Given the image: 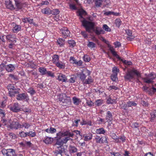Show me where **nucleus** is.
Here are the masks:
<instances>
[{
	"instance_id": "c756f323",
	"label": "nucleus",
	"mask_w": 156,
	"mask_h": 156,
	"mask_svg": "<svg viewBox=\"0 0 156 156\" xmlns=\"http://www.w3.org/2000/svg\"><path fill=\"white\" fill-rule=\"evenodd\" d=\"M51 11L49 8H46L42 10V12L44 14H50Z\"/></svg>"
},
{
	"instance_id": "20e7f679",
	"label": "nucleus",
	"mask_w": 156,
	"mask_h": 156,
	"mask_svg": "<svg viewBox=\"0 0 156 156\" xmlns=\"http://www.w3.org/2000/svg\"><path fill=\"white\" fill-rule=\"evenodd\" d=\"M145 75L146 76V77L144 78V82L147 83H151L153 82L152 80L156 78V74L153 72L147 75L146 74Z\"/></svg>"
},
{
	"instance_id": "7c9ffc66",
	"label": "nucleus",
	"mask_w": 156,
	"mask_h": 156,
	"mask_svg": "<svg viewBox=\"0 0 156 156\" xmlns=\"http://www.w3.org/2000/svg\"><path fill=\"white\" fill-rule=\"evenodd\" d=\"M39 70L42 75H44L46 74L47 71L46 68L40 67L39 69Z\"/></svg>"
},
{
	"instance_id": "6ab92c4d",
	"label": "nucleus",
	"mask_w": 156,
	"mask_h": 156,
	"mask_svg": "<svg viewBox=\"0 0 156 156\" xmlns=\"http://www.w3.org/2000/svg\"><path fill=\"white\" fill-rule=\"evenodd\" d=\"M150 121L151 122H156V110H154L151 112Z\"/></svg>"
},
{
	"instance_id": "13d9d810",
	"label": "nucleus",
	"mask_w": 156,
	"mask_h": 156,
	"mask_svg": "<svg viewBox=\"0 0 156 156\" xmlns=\"http://www.w3.org/2000/svg\"><path fill=\"white\" fill-rule=\"evenodd\" d=\"M125 64L127 65H130L132 64V62H131L128 61L126 60H124L122 59L120 60Z\"/></svg>"
},
{
	"instance_id": "4be33fe9",
	"label": "nucleus",
	"mask_w": 156,
	"mask_h": 156,
	"mask_svg": "<svg viewBox=\"0 0 156 156\" xmlns=\"http://www.w3.org/2000/svg\"><path fill=\"white\" fill-rule=\"evenodd\" d=\"M30 126L31 125L30 123L26 122H24L22 124H20V128H24L25 129H28Z\"/></svg>"
},
{
	"instance_id": "0e129e2a",
	"label": "nucleus",
	"mask_w": 156,
	"mask_h": 156,
	"mask_svg": "<svg viewBox=\"0 0 156 156\" xmlns=\"http://www.w3.org/2000/svg\"><path fill=\"white\" fill-rule=\"evenodd\" d=\"M69 139L70 138L69 137H66L62 139V140L63 143L66 144Z\"/></svg>"
},
{
	"instance_id": "0eeeda50",
	"label": "nucleus",
	"mask_w": 156,
	"mask_h": 156,
	"mask_svg": "<svg viewBox=\"0 0 156 156\" xmlns=\"http://www.w3.org/2000/svg\"><path fill=\"white\" fill-rule=\"evenodd\" d=\"M20 124L17 121L16 119H13V121L11 122L9 125V127L11 129H17L20 128Z\"/></svg>"
},
{
	"instance_id": "338daca9",
	"label": "nucleus",
	"mask_w": 156,
	"mask_h": 156,
	"mask_svg": "<svg viewBox=\"0 0 156 156\" xmlns=\"http://www.w3.org/2000/svg\"><path fill=\"white\" fill-rule=\"evenodd\" d=\"M5 65L4 63H2L0 65V72H2L3 69L5 68Z\"/></svg>"
},
{
	"instance_id": "5701e85b",
	"label": "nucleus",
	"mask_w": 156,
	"mask_h": 156,
	"mask_svg": "<svg viewBox=\"0 0 156 156\" xmlns=\"http://www.w3.org/2000/svg\"><path fill=\"white\" fill-rule=\"evenodd\" d=\"M16 7L18 9H21L22 7V3L19 0H14Z\"/></svg>"
},
{
	"instance_id": "dca6fc26",
	"label": "nucleus",
	"mask_w": 156,
	"mask_h": 156,
	"mask_svg": "<svg viewBox=\"0 0 156 156\" xmlns=\"http://www.w3.org/2000/svg\"><path fill=\"white\" fill-rule=\"evenodd\" d=\"M143 89L144 91L147 92L150 95H153V86L152 88H149L146 86H143Z\"/></svg>"
},
{
	"instance_id": "c03bdc74",
	"label": "nucleus",
	"mask_w": 156,
	"mask_h": 156,
	"mask_svg": "<svg viewBox=\"0 0 156 156\" xmlns=\"http://www.w3.org/2000/svg\"><path fill=\"white\" fill-rule=\"evenodd\" d=\"M73 102L76 105H78L79 104V99L75 97H73Z\"/></svg>"
},
{
	"instance_id": "e433bc0d",
	"label": "nucleus",
	"mask_w": 156,
	"mask_h": 156,
	"mask_svg": "<svg viewBox=\"0 0 156 156\" xmlns=\"http://www.w3.org/2000/svg\"><path fill=\"white\" fill-rule=\"evenodd\" d=\"M57 42L60 46H62L65 44V40L62 39H59L57 40Z\"/></svg>"
},
{
	"instance_id": "603ef678",
	"label": "nucleus",
	"mask_w": 156,
	"mask_h": 156,
	"mask_svg": "<svg viewBox=\"0 0 156 156\" xmlns=\"http://www.w3.org/2000/svg\"><path fill=\"white\" fill-rule=\"evenodd\" d=\"M19 136L21 137H25L28 135V132L24 133V132H21L19 133Z\"/></svg>"
},
{
	"instance_id": "72a5a7b5",
	"label": "nucleus",
	"mask_w": 156,
	"mask_h": 156,
	"mask_svg": "<svg viewBox=\"0 0 156 156\" xmlns=\"http://www.w3.org/2000/svg\"><path fill=\"white\" fill-rule=\"evenodd\" d=\"M59 59V56L58 55H54L53 57L52 62L53 63L58 62Z\"/></svg>"
},
{
	"instance_id": "f03ea898",
	"label": "nucleus",
	"mask_w": 156,
	"mask_h": 156,
	"mask_svg": "<svg viewBox=\"0 0 156 156\" xmlns=\"http://www.w3.org/2000/svg\"><path fill=\"white\" fill-rule=\"evenodd\" d=\"M134 74L136 75L138 78L141 76L140 74L136 70L133 69L128 70L124 76L125 80L126 81H131L134 78Z\"/></svg>"
},
{
	"instance_id": "69168bd1",
	"label": "nucleus",
	"mask_w": 156,
	"mask_h": 156,
	"mask_svg": "<svg viewBox=\"0 0 156 156\" xmlns=\"http://www.w3.org/2000/svg\"><path fill=\"white\" fill-rule=\"evenodd\" d=\"M30 24H33L34 26H36L37 24H35L33 22V19H30V18H28V22Z\"/></svg>"
},
{
	"instance_id": "8fccbe9b",
	"label": "nucleus",
	"mask_w": 156,
	"mask_h": 156,
	"mask_svg": "<svg viewBox=\"0 0 156 156\" xmlns=\"http://www.w3.org/2000/svg\"><path fill=\"white\" fill-rule=\"evenodd\" d=\"M95 92L97 93L98 94V93L100 94L103 93L104 91V90L103 88L102 87H101L99 89H95Z\"/></svg>"
},
{
	"instance_id": "a19ab883",
	"label": "nucleus",
	"mask_w": 156,
	"mask_h": 156,
	"mask_svg": "<svg viewBox=\"0 0 156 156\" xmlns=\"http://www.w3.org/2000/svg\"><path fill=\"white\" fill-rule=\"evenodd\" d=\"M112 137L115 140V141L116 142H119V140L118 138L116 135L114 133H112L111 134V135Z\"/></svg>"
},
{
	"instance_id": "6e6552de",
	"label": "nucleus",
	"mask_w": 156,
	"mask_h": 156,
	"mask_svg": "<svg viewBox=\"0 0 156 156\" xmlns=\"http://www.w3.org/2000/svg\"><path fill=\"white\" fill-rule=\"evenodd\" d=\"M95 139L97 143L102 144L104 143H108L107 139L105 137H101L100 138L98 136H96Z\"/></svg>"
},
{
	"instance_id": "5fc2aeb1",
	"label": "nucleus",
	"mask_w": 156,
	"mask_h": 156,
	"mask_svg": "<svg viewBox=\"0 0 156 156\" xmlns=\"http://www.w3.org/2000/svg\"><path fill=\"white\" fill-rule=\"evenodd\" d=\"M84 61L85 62H89L90 60V57L87 55H85L83 57Z\"/></svg>"
},
{
	"instance_id": "c85d7f7f",
	"label": "nucleus",
	"mask_w": 156,
	"mask_h": 156,
	"mask_svg": "<svg viewBox=\"0 0 156 156\" xmlns=\"http://www.w3.org/2000/svg\"><path fill=\"white\" fill-rule=\"evenodd\" d=\"M60 138V137H59V139L57 140L55 145H59L60 146L59 147H63V145L64 144L63 143L62 139H61Z\"/></svg>"
},
{
	"instance_id": "2eb2a0df",
	"label": "nucleus",
	"mask_w": 156,
	"mask_h": 156,
	"mask_svg": "<svg viewBox=\"0 0 156 156\" xmlns=\"http://www.w3.org/2000/svg\"><path fill=\"white\" fill-rule=\"evenodd\" d=\"M57 136H58L60 135L65 136H69V137H73L74 134L73 133H70L69 131H66L64 133H62L60 132L57 134Z\"/></svg>"
},
{
	"instance_id": "7ed1b4c3",
	"label": "nucleus",
	"mask_w": 156,
	"mask_h": 156,
	"mask_svg": "<svg viewBox=\"0 0 156 156\" xmlns=\"http://www.w3.org/2000/svg\"><path fill=\"white\" fill-rule=\"evenodd\" d=\"M7 87L9 90V94L11 97H14L15 94L19 93L20 89L16 88L13 84H9L7 86Z\"/></svg>"
},
{
	"instance_id": "bb28decb",
	"label": "nucleus",
	"mask_w": 156,
	"mask_h": 156,
	"mask_svg": "<svg viewBox=\"0 0 156 156\" xmlns=\"http://www.w3.org/2000/svg\"><path fill=\"white\" fill-rule=\"evenodd\" d=\"M7 150L9 156H13L15 154V151L14 149H9Z\"/></svg>"
},
{
	"instance_id": "f257e3e1",
	"label": "nucleus",
	"mask_w": 156,
	"mask_h": 156,
	"mask_svg": "<svg viewBox=\"0 0 156 156\" xmlns=\"http://www.w3.org/2000/svg\"><path fill=\"white\" fill-rule=\"evenodd\" d=\"M86 14V12L83 10H82L79 12L80 19L82 23V26L85 28L86 31L90 33L91 32V30L94 28L95 24L93 22L86 20L85 18L83 17V15H85Z\"/></svg>"
},
{
	"instance_id": "bf43d9fd",
	"label": "nucleus",
	"mask_w": 156,
	"mask_h": 156,
	"mask_svg": "<svg viewBox=\"0 0 156 156\" xmlns=\"http://www.w3.org/2000/svg\"><path fill=\"white\" fill-rule=\"evenodd\" d=\"M6 38L7 40L12 41L13 40L12 36L11 35H9L6 36Z\"/></svg>"
},
{
	"instance_id": "58836bf2",
	"label": "nucleus",
	"mask_w": 156,
	"mask_h": 156,
	"mask_svg": "<svg viewBox=\"0 0 156 156\" xmlns=\"http://www.w3.org/2000/svg\"><path fill=\"white\" fill-rule=\"evenodd\" d=\"M122 21L119 19H117L115 20V24L118 27H119L121 24Z\"/></svg>"
},
{
	"instance_id": "3c124183",
	"label": "nucleus",
	"mask_w": 156,
	"mask_h": 156,
	"mask_svg": "<svg viewBox=\"0 0 156 156\" xmlns=\"http://www.w3.org/2000/svg\"><path fill=\"white\" fill-rule=\"evenodd\" d=\"M59 12H60L58 9H54L51 11V13L54 15H57L58 14Z\"/></svg>"
},
{
	"instance_id": "f3484780",
	"label": "nucleus",
	"mask_w": 156,
	"mask_h": 156,
	"mask_svg": "<svg viewBox=\"0 0 156 156\" xmlns=\"http://www.w3.org/2000/svg\"><path fill=\"white\" fill-rule=\"evenodd\" d=\"M126 33L128 35V37H127L128 40L130 41H132L135 37L132 35V33L131 30H126Z\"/></svg>"
},
{
	"instance_id": "680f3d73",
	"label": "nucleus",
	"mask_w": 156,
	"mask_h": 156,
	"mask_svg": "<svg viewBox=\"0 0 156 156\" xmlns=\"http://www.w3.org/2000/svg\"><path fill=\"white\" fill-rule=\"evenodd\" d=\"M76 78V76L74 75H73L70 79H69V81L71 83H73L75 81V80Z\"/></svg>"
},
{
	"instance_id": "e2e57ef3",
	"label": "nucleus",
	"mask_w": 156,
	"mask_h": 156,
	"mask_svg": "<svg viewBox=\"0 0 156 156\" xmlns=\"http://www.w3.org/2000/svg\"><path fill=\"white\" fill-rule=\"evenodd\" d=\"M36 133L34 132H33L32 131H30L29 133L28 132L27 136H30L32 137H34L35 136Z\"/></svg>"
},
{
	"instance_id": "9b49d317",
	"label": "nucleus",
	"mask_w": 156,
	"mask_h": 156,
	"mask_svg": "<svg viewBox=\"0 0 156 156\" xmlns=\"http://www.w3.org/2000/svg\"><path fill=\"white\" fill-rule=\"evenodd\" d=\"M85 73L83 72L79 73L77 74V76L79 77L80 79L83 82V83L85 81V80L87 77V74H86V70L84 71Z\"/></svg>"
},
{
	"instance_id": "39448f33",
	"label": "nucleus",
	"mask_w": 156,
	"mask_h": 156,
	"mask_svg": "<svg viewBox=\"0 0 156 156\" xmlns=\"http://www.w3.org/2000/svg\"><path fill=\"white\" fill-rule=\"evenodd\" d=\"M86 74H87V77L85 80V81L83 83L84 84H90L93 82V80L92 78L90 76V72L88 70H86Z\"/></svg>"
},
{
	"instance_id": "1a4fd4ad",
	"label": "nucleus",
	"mask_w": 156,
	"mask_h": 156,
	"mask_svg": "<svg viewBox=\"0 0 156 156\" xmlns=\"http://www.w3.org/2000/svg\"><path fill=\"white\" fill-rule=\"evenodd\" d=\"M10 110L13 112H17L21 111V108L18 103H15L10 107Z\"/></svg>"
},
{
	"instance_id": "79ce46f5",
	"label": "nucleus",
	"mask_w": 156,
	"mask_h": 156,
	"mask_svg": "<svg viewBox=\"0 0 156 156\" xmlns=\"http://www.w3.org/2000/svg\"><path fill=\"white\" fill-rule=\"evenodd\" d=\"M103 100L101 99H99L96 100L95 102V104L97 106L101 105L103 103Z\"/></svg>"
},
{
	"instance_id": "09e8293b",
	"label": "nucleus",
	"mask_w": 156,
	"mask_h": 156,
	"mask_svg": "<svg viewBox=\"0 0 156 156\" xmlns=\"http://www.w3.org/2000/svg\"><path fill=\"white\" fill-rule=\"evenodd\" d=\"M111 52L112 53V54L117 58H118L119 60L121 59V58L117 54L116 52L114 50L113 51L111 50Z\"/></svg>"
},
{
	"instance_id": "4d7b16f0",
	"label": "nucleus",
	"mask_w": 156,
	"mask_h": 156,
	"mask_svg": "<svg viewBox=\"0 0 156 156\" xmlns=\"http://www.w3.org/2000/svg\"><path fill=\"white\" fill-rule=\"evenodd\" d=\"M103 28L105 30L107 31H110L111 29L106 24H104L103 25Z\"/></svg>"
},
{
	"instance_id": "b1692460",
	"label": "nucleus",
	"mask_w": 156,
	"mask_h": 156,
	"mask_svg": "<svg viewBox=\"0 0 156 156\" xmlns=\"http://www.w3.org/2000/svg\"><path fill=\"white\" fill-rule=\"evenodd\" d=\"M58 101L62 102L64 101L63 100H64L66 97V95L65 94H59L58 95Z\"/></svg>"
},
{
	"instance_id": "052dcab7",
	"label": "nucleus",
	"mask_w": 156,
	"mask_h": 156,
	"mask_svg": "<svg viewBox=\"0 0 156 156\" xmlns=\"http://www.w3.org/2000/svg\"><path fill=\"white\" fill-rule=\"evenodd\" d=\"M56 65L57 67L60 68H64V65L62 62L61 63L59 62H57L56 63Z\"/></svg>"
},
{
	"instance_id": "2f4dec72",
	"label": "nucleus",
	"mask_w": 156,
	"mask_h": 156,
	"mask_svg": "<svg viewBox=\"0 0 156 156\" xmlns=\"http://www.w3.org/2000/svg\"><path fill=\"white\" fill-rule=\"evenodd\" d=\"M21 29V26L19 25H16L13 28V30L14 32H17L20 30Z\"/></svg>"
},
{
	"instance_id": "de8ad7c7",
	"label": "nucleus",
	"mask_w": 156,
	"mask_h": 156,
	"mask_svg": "<svg viewBox=\"0 0 156 156\" xmlns=\"http://www.w3.org/2000/svg\"><path fill=\"white\" fill-rule=\"evenodd\" d=\"M95 44L92 42L89 41L87 46L90 48H94L95 46Z\"/></svg>"
},
{
	"instance_id": "c9c22d12",
	"label": "nucleus",
	"mask_w": 156,
	"mask_h": 156,
	"mask_svg": "<svg viewBox=\"0 0 156 156\" xmlns=\"http://www.w3.org/2000/svg\"><path fill=\"white\" fill-rule=\"evenodd\" d=\"M69 46L71 48L73 47L75 45L76 43L75 41L73 40H70L68 41Z\"/></svg>"
},
{
	"instance_id": "4468645a",
	"label": "nucleus",
	"mask_w": 156,
	"mask_h": 156,
	"mask_svg": "<svg viewBox=\"0 0 156 156\" xmlns=\"http://www.w3.org/2000/svg\"><path fill=\"white\" fill-rule=\"evenodd\" d=\"M63 101L62 102L63 103V105L66 106L68 105H71V99L70 97L67 96L63 100Z\"/></svg>"
},
{
	"instance_id": "49530a36",
	"label": "nucleus",
	"mask_w": 156,
	"mask_h": 156,
	"mask_svg": "<svg viewBox=\"0 0 156 156\" xmlns=\"http://www.w3.org/2000/svg\"><path fill=\"white\" fill-rule=\"evenodd\" d=\"M115 101V100L112 99L111 98H109L107 100V102L108 104H112Z\"/></svg>"
},
{
	"instance_id": "f704fd0d",
	"label": "nucleus",
	"mask_w": 156,
	"mask_h": 156,
	"mask_svg": "<svg viewBox=\"0 0 156 156\" xmlns=\"http://www.w3.org/2000/svg\"><path fill=\"white\" fill-rule=\"evenodd\" d=\"M92 134H90L88 135H87L85 136H84L85 137L84 140L85 141H89L91 140L92 138Z\"/></svg>"
},
{
	"instance_id": "4c0bfd02",
	"label": "nucleus",
	"mask_w": 156,
	"mask_h": 156,
	"mask_svg": "<svg viewBox=\"0 0 156 156\" xmlns=\"http://www.w3.org/2000/svg\"><path fill=\"white\" fill-rule=\"evenodd\" d=\"M128 107H130L132 106H136V104L133 101H129L127 102Z\"/></svg>"
},
{
	"instance_id": "9d476101",
	"label": "nucleus",
	"mask_w": 156,
	"mask_h": 156,
	"mask_svg": "<svg viewBox=\"0 0 156 156\" xmlns=\"http://www.w3.org/2000/svg\"><path fill=\"white\" fill-rule=\"evenodd\" d=\"M16 99L19 100H26L27 101L29 99L27 95L24 93L18 94L17 95Z\"/></svg>"
},
{
	"instance_id": "ddd939ff",
	"label": "nucleus",
	"mask_w": 156,
	"mask_h": 156,
	"mask_svg": "<svg viewBox=\"0 0 156 156\" xmlns=\"http://www.w3.org/2000/svg\"><path fill=\"white\" fill-rule=\"evenodd\" d=\"M58 79L59 81L66 82L67 81V78L66 76L60 73L58 76Z\"/></svg>"
},
{
	"instance_id": "393cba45",
	"label": "nucleus",
	"mask_w": 156,
	"mask_h": 156,
	"mask_svg": "<svg viewBox=\"0 0 156 156\" xmlns=\"http://www.w3.org/2000/svg\"><path fill=\"white\" fill-rule=\"evenodd\" d=\"M96 133L97 134H104L105 133V131L103 128H101L96 130Z\"/></svg>"
},
{
	"instance_id": "a18cd8bd",
	"label": "nucleus",
	"mask_w": 156,
	"mask_h": 156,
	"mask_svg": "<svg viewBox=\"0 0 156 156\" xmlns=\"http://www.w3.org/2000/svg\"><path fill=\"white\" fill-rule=\"evenodd\" d=\"M112 72L113 73V74L117 75L118 73L119 72V69L116 67H114L112 68Z\"/></svg>"
},
{
	"instance_id": "f8f14e48",
	"label": "nucleus",
	"mask_w": 156,
	"mask_h": 156,
	"mask_svg": "<svg viewBox=\"0 0 156 156\" xmlns=\"http://www.w3.org/2000/svg\"><path fill=\"white\" fill-rule=\"evenodd\" d=\"M61 31L64 37L66 38L69 36L70 32L67 28H64L63 29H61Z\"/></svg>"
},
{
	"instance_id": "864d4df0",
	"label": "nucleus",
	"mask_w": 156,
	"mask_h": 156,
	"mask_svg": "<svg viewBox=\"0 0 156 156\" xmlns=\"http://www.w3.org/2000/svg\"><path fill=\"white\" fill-rule=\"evenodd\" d=\"M2 154L4 156H9L8 154L7 150L5 149H3L2 151Z\"/></svg>"
},
{
	"instance_id": "412c9836",
	"label": "nucleus",
	"mask_w": 156,
	"mask_h": 156,
	"mask_svg": "<svg viewBox=\"0 0 156 156\" xmlns=\"http://www.w3.org/2000/svg\"><path fill=\"white\" fill-rule=\"evenodd\" d=\"M106 119L107 122H109L112 120V113L110 111H108L107 112V113L106 117Z\"/></svg>"
},
{
	"instance_id": "37998d69",
	"label": "nucleus",
	"mask_w": 156,
	"mask_h": 156,
	"mask_svg": "<svg viewBox=\"0 0 156 156\" xmlns=\"http://www.w3.org/2000/svg\"><path fill=\"white\" fill-rule=\"evenodd\" d=\"M102 0H96L95 1V5L96 7H99L102 4Z\"/></svg>"
},
{
	"instance_id": "a211bd4d",
	"label": "nucleus",
	"mask_w": 156,
	"mask_h": 156,
	"mask_svg": "<svg viewBox=\"0 0 156 156\" xmlns=\"http://www.w3.org/2000/svg\"><path fill=\"white\" fill-rule=\"evenodd\" d=\"M5 4L7 8L11 10H14L15 9L14 5L12 4V2L10 0L5 2Z\"/></svg>"
},
{
	"instance_id": "6e6d98bb",
	"label": "nucleus",
	"mask_w": 156,
	"mask_h": 156,
	"mask_svg": "<svg viewBox=\"0 0 156 156\" xmlns=\"http://www.w3.org/2000/svg\"><path fill=\"white\" fill-rule=\"evenodd\" d=\"M119 88L118 87L114 86V85H112V86H110L108 88V89L109 90H111L112 89L114 90H116L118 89Z\"/></svg>"
},
{
	"instance_id": "a878e982",
	"label": "nucleus",
	"mask_w": 156,
	"mask_h": 156,
	"mask_svg": "<svg viewBox=\"0 0 156 156\" xmlns=\"http://www.w3.org/2000/svg\"><path fill=\"white\" fill-rule=\"evenodd\" d=\"M45 131L48 133H53L56 132V129L54 128L50 127L46 129Z\"/></svg>"
},
{
	"instance_id": "aec40b11",
	"label": "nucleus",
	"mask_w": 156,
	"mask_h": 156,
	"mask_svg": "<svg viewBox=\"0 0 156 156\" xmlns=\"http://www.w3.org/2000/svg\"><path fill=\"white\" fill-rule=\"evenodd\" d=\"M14 66L11 64H9L5 66V69L8 72H12L15 69Z\"/></svg>"
},
{
	"instance_id": "473e14b6",
	"label": "nucleus",
	"mask_w": 156,
	"mask_h": 156,
	"mask_svg": "<svg viewBox=\"0 0 156 156\" xmlns=\"http://www.w3.org/2000/svg\"><path fill=\"white\" fill-rule=\"evenodd\" d=\"M52 140V138L49 137H47L45 140H43V141L46 144H49L51 143Z\"/></svg>"
},
{
	"instance_id": "ea45409f",
	"label": "nucleus",
	"mask_w": 156,
	"mask_h": 156,
	"mask_svg": "<svg viewBox=\"0 0 156 156\" xmlns=\"http://www.w3.org/2000/svg\"><path fill=\"white\" fill-rule=\"evenodd\" d=\"M117 74H112L111 76V78L112 80L114 81H116L118 80Z\"/></svg>"
},
{
	"instance_id": "774afa93",
	"label": "nucleus",
	"mask_w": 156,
	"mask_h": 156,
	"mask_svg": "<svg viewBox=\"0 0 156 156\" xmlns=\"http://www.w3.org/2000/svg\"><path fill=\"white\" fill-rule=\"evenodd\" d=\"M28 92L30 93L32 95H34L36 93L35 90L33 89L29 90Z\"/></svg>"
},
{
	"instance_id": "cd10ccee",
	"label": "nucleus",
	"mask_w": 156,
	"mask_h": 156,
	"mask_svg": "<svg viewBox=\"0 0 156 156\" xmlns=\"http://www.w3.org/2000/svg\"><path fill=\"white\" fill-rule=\"evenodd\" d=\"M69 151L70 153H74L77 151V149L76 147L72 145L69 147Z\"/></svg>"
},
{
	"instance_id": "423d86ee",
	"label": "nucleus",
	"mask_w": 156,
	"mask_h": 156,
	"mask_svg": "<svg viewBox=\"0 0 156 156\" xmlns=\"http://www.w3.org/2000/svg\"><path fill=\"white\" fill-rule=\"evenodd\" d=\"M65 151V149L64 147H57V149H56L53 152L56 156H62V153Z\"/></svg>"
}]
</instances>
